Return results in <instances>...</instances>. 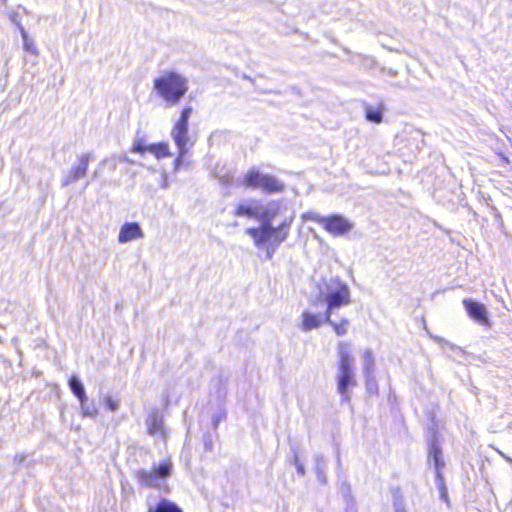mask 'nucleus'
<instances>
[{"mask_svg": "<svg viewBox=\"0 0 512 512\" xmlns=\"http://www.w3.org/2000/svg\"><path fill=\"white\" fill-rule=\"evenodd\" d=\"M462 303L469 317L472 318L475 322L482 326H491L489 312L484 304L472 299H464Z\"/></svg>", "mask_w": 512, "mask_h": 512, "instance_id": "10", "label": "nucleus"}, {"mask_svg": "<svg viewBox=\"0 0 512 512\" xmlns=\"http://www.w3.org/2000/svg\"><path fill=\"white\" fill-rule=\"evenodd\" d=\"M428 460L429 462H433L436 478H441V476H443L445 462L443 460L442 450L435 442H432L430 445Z\"/></svg>", "mask_w": 512, "mask_h": 512, "instance_id": "14", "label": "nucleus"}, {"mask_svg": "<svg viewBox=\"0 0 512 512\" xmlns=\"http://www.w3.org/2000/svg\"><path fill=\"white\" fill-rule=\"evenodd\" d=\"M20 34L22 36L24 50L32 55H38V49L35 46L34 40L29 37L25 28H21Z\"/></svg>", "mask_w": 512, "mask_h": 512, "instance_id": "20", "label": "nucleus"}, {"mask_svg": "<svg viewBox=\"0 0 512 512\" xmlns=\"http://www.w3.org/2000/svg\"><path fill=\"white\" fill-rule=\"evenodd\" d=\"M235 215L239 217L253 218V200L239 204L235 210Z\"/></svg>", "mask_w": 512, "mask_h": 512, "instance_id": "22", "label": "nucleus"}, {"mask_svg": "<svg viewBox=\"0 0 512 512\" xmlns=\"http://www.w3.org/2000/svg\"><path fill=\"white\" fill-rule=\"evenodd\" d=\"M9 19L11 20V22L13 24H15L17 26V28L19 29V31L21 32V28H24L21 24V20H20V16L17 12H11L9 14Z\"/></svg>", "mask_w": 512, "mask_h": 512, "instance_id": "31", "label": "nucleus"}, {"mask_svg": "<svg viewBox=\"0 0 512 512\" xmlns=\"http://www.w3.org/2000/svg\"><path fill=\"white\" fill-rule=\"evenodd\" d=\"M498 453L504 458L506 459L508 462H512V459L510 457H508L507 455H505L502 451H499L498 450Z\"/></svg>", "mask_w": 512, "mask_h": 512, "instance_id": "37", "label": "nucleus"}, {"mask_svg": "<svg viewBox=\"0 0 512 512\" xmlns=\"http://www.w3.org/2000/svg\"><path fill=\"white\" fill-rule=\"evenodd\" d=\"M314 468H315V472H316L318 481L325 484L327 482V477H326L327 461L324 456L316 455L314 457Z\"/></svg>", "mask_w": 512, "mask_h": 512, "instance_id": "16", "label": "nucleus"}, {"mask_svg": "<svg viewBox=\"0 0 512 512\" xmlns=\"http://www.w3.org/2000/svg\"><path fill=\"white\" fill-rule=\"evenodd\" d=\"M433 339L435 342H437L439 345H441L443 349H449L452 352H460V353L463 352V350L459 346H456L455 344L446 341L442 337L435 336V337H433Z\"/></svg>", "mask_w": 512, "mask_h": 512, "instance_id": "28", "label": "nucleus"}, {"mask_svg": "<svg viewBox=\"0 0 512 512\" xmlns=\"http://www.w3.org/2000/svg\"><path fill=\"white\" fill-rule=\"evenodd\" d=\"M265 206L259 201L253 200V219L260 220L262 222Z\"/></svg>", "mask_w": 512, "mask_h": 512, "instance_id": "29", "label": "nucleus"}, {"mask_svg": "<svg viewBox=\"0 0 512 512\" xmlns=\"http://www.w3.org/2000/svg\"><path fill=\"white\" fill-rule=\"evenodd\" d=\"M295 465H296V468H297V472L301 476H303L305 474V468H304L303 464L299 463V460H298L297 457L295 458Z\"/></svg>", "mask_w": 512, "mask_h": 512, "instance_id": "34", "label": "nucleus"}, {"mask_svg": "<svg viewBox=\"0 0 512 512\" xmlns=\"http://www.w3.org/2000/svg\"><path fill=\"white\" fill-rule=\"evenodd\" d=\"M329 325H331L338 336L345 335L347 333V327L349 325V321L346 318L341 319L339 323L333 321L331 317H329V321H326Z\"/></svg>", "mask_w": 512, "mask_h": 512, "instance_id": "23", "label": "nucleus"}, {"mask_svg": "<svg viewBox=\"0 0 512 512\" xmlns=\"http://www.w3.org/2000/svg\"><path fill=\"white\" fill-rule=\"evenodd\" d=\"M244 184L248 187L262 189L267 193H280L284 190V184L277 178L260 173L255 169L245 175Z\"/></svg>", "mask_w": 512, "mask_h": 512, "instance_id": "7", "label": "nucleus"}, {"mask_svg": "<svg viewBox=\"0 0 512 512\" xmlns=\"http://www.w3.org/2000/svg\"><path fill=\"white\" fill-rule=\"evenodd\" d=\"M337 353L336 390L341 395L342 402L349 403L352 399V389L357 386L354 357L351 353L350 344L340 342Z\"/></svg>", "mask_w": 512, "mask_h": 512, "instance_id": "1", "label": "nucleus"}, {"mask_svg": "<svg viewBox=\"0 0 512 512\" xmlns=\"http://www.w3.org/2000/svg\"><path fill=\"white\" fill-rule=\"evenodd\" d=\"M148 152L155 155L157 159L171 156L169 146L165 142L150 144L147 146Z\"/></svg>", "mask_w": 512, "mask_h": 512, "instance_id": "17", "label": "nucleus"}, {"mask_svg": "<svg viewBox=\"0 0 512 512\" xmlns=\"http://www.w3.org/2000/svg\"><path fill=\"white\" fill-rule=\"evenodd\" d=\"M173 472L172 461L168 458L158 465H154L152 469H139L135 472L138 483L144 487L155 488L168 492L166 480Z\"/></svg>", "mask_w": 512, "mask_h": 512, "instance_id": "4", "label": "nucleus"}, {"mask_svg": "<svg viewBox=\"0 0 512 512\" xmlns=\"http://www.w3.org/2000/svg\"><path fill=\"white\" fill-rule=\"evenodd\" d=\"M370 386H371L370 381H367V387H368V390H370Z\"/></svg>", "mask_w": 512, "mask_h": 512, "instance_id": "38", "label": "nucleus"}, {"mask_svg": "<svg viewBox=\"0 0 512 512\" xmlns=\"http://www.w3.org/2000/svg\"><path fill=\"white\" fill-rule=\"evenodd\" d=\"M80 408L83 416L95 417L97 409L94 404H88L87 400H80Z\"/></svg>", "mask_w": 512, "mask_h": 512, "instance_id": "25", "label": "nucleus"}, {"mask_svg": "<svg viewBox=\"0 0 512 512\" xmlns=\"http://www.w3.org/2000/svg\"><path fill=\"white\" fill-rule=\"evenodd\" d=\"M364 372L369 375L374 367V357L370 350H365L362 354Z\"/></svg>", "mask_w": 512, "mask_h": 512, "instance_id": "24", "label": "nucleus"}, {"mask_svg": "<svg viewBox=\"0 0 512 512\" xmlns=\"http://www.w3.org/2000/svg\"><path fill=\"white\" fill-rule=\"evenodd\" d=\"M323 296L327 304L325 312L326 321H329V317H332L336 309L346 306L351 302L350 289L339 278H332L326 283Z\"/></svg>", "mask_w": 512, "mask_h": 512, "instance_id": "5", "label": "nucleus"}, {"mask_svg": "<svg viewBox=\"0 0 512 512\" xmlns=\"http://www.w3.org/2000/svg\"><path fill=\"white\" fill-rule=\"evenodd\" d=\"M301 218L303 221H313V222L319 223L323 226L326 217L321 216L320 214H318L316 212L309 211V212L303 213L301 215Z\"/></svg>", "mask_w": 512, "mask_h": 512, "instance_id": "27", "label": "nucleus"}, {"mask_svg": "<svg viewBox=\"0 0 512 512\" xmlns=\"http://www.w3.org/2000/svg\"><path fill=\"white\" fill-rule=\"evenodd\" d=\"M302 322L300 325V328L304 332H309L313 329L319 328L323 323H326L325 320V313H312L310 311H303L302 315Z\"/></svg>", "mask_w": 512, "mask_h": 512, "instance_id": "13", "label": "nucleus"}, {"mask_svg": "<svg viewBox=\"0 0 512 512\" xmlns=\"http://www.w3.org/2000/svg\"><path fill=\"white\" fill-rule=\"evenodd\" d=\"M148 512H183L181 508H179L175 503L167 500L162 499L160 502L156 505L154 509H149Z\"/></svg>", "mask_w": 512, "mask_h": 512, "instance_id": "19", "label": "nucleus"}, {"mask_svg": "<svg viewBox=\"0 0 512 512\" xmlns=\"http://www.w3.org/2000/svg\"><path fill=\"white\" fill-rule=\"evenodd\" d=\"M91 155L82 154L77 158V162L71 167L70 172L63 177L62 186L66 187L86 175Z\"/></svg>", "mask_w": 512, "mask_h": 512, "instance_id": "11", "label": "nucleus"}, {"mask_svg": "<svg viewBox=\"0 0 512 512\" xmlns=\"http://www.w3.org/2000/svg\"><path fill=\"white\" fill-rule=\"evenodd\" d=\"M106 407L110 411H116L119 407V402L117 400H114L112 397H107L105 399Z\"/></svg>", "mask_w": 512, "mask_h": 512, "instance_id": "32", "label": "nucleus"}, {"mask_svg": "<svg viewBox=\"0 0 512 512\" xmlns=\"http://www.w3.org/2000/svg\"><path fill=\"white\" fill-rule=\"evenodd\" d=\"M69 387L73 394L80 400H88L84 386L80 379L76 376H72L69 380Z\"/></svg>", "mask_w": 512, "mask_h": 512, "instance_id": "18", "label": "nucleus"}, {"mask_svg": "<svg viewBox=\"0 0 512 512\" xmlns=\"http://www.w3.org/2000/svg\"><path fill=\"white\" fill-rule=\"evenodd\" d=\"M192 113L191 107L182 110L179 119L171 130V137L178 148V157L174 161L175 171L179 170L184 164V158L194 145V140L189 135L188 121Z\"/></svg>", "mask_w": 512, "mask_h": 512, "instance_id": "2", "label": "nucleus"}, {"mask_svg": "<svg viewBox=\"0 0 512 512\" xmlns=\"http://www.w3.org/2000/svg\"><path fill=\"white\" fill-rule=\"evenodd\" d=\"M24 459H25V457H24V456H22V455H21V456L17 455V456H15V459H14V460H15V462H17V463L21 464V463L24 461Z\"/></svg>", "mask_w": 512, "mask_h": 512, "instance_id": "36", "label": "nucleus"}, {"mask_svg": "<svg viewBox=\"0 0 512 512\" xmlns=\"http://www.w3.org/2000/svg\"><path fill=\"white\" fill-rule=\"evenodd\" d=\"M365 117L368 121L379 124L382 122L383 112L380 109H376L370 105H366Z\"/></svg>", "mask_w": 512, "mask_h": 512, "instance_id": "21", "label": "nucleus"}, {"mask_svg": "<svg viewBox=\"0 0 512 512\" xmlns=\"http://www.w3.org/2000/svg\"><path fill=\"white\" fill-rule=\"evenodd\" d=\"M294 220V213L285 217L279 225V231L273 234L272 238L262 247L266 249L267 259H272L279 245L289 236V230Z\"/></svg>", "mask_w": 512, "mask_h": 512, "instance_id": "8", "label": "nucleus"}, {"mask_svg": "<svg viewBox=\"0 0 512 512\" xmlns=\"http://www.w3.org/2000/svg\"><path fill=\"white\" fill-rule=\"evenodd\" d=\"M436 486L440 493V499L449 505L448 490L445 485L444 476H441V478H436Z\"/></svg>", "mask_w": 512, "mask_h": 512, "instance_id": "26", "label": "nucleus"}, {"mask_svg": "<svg viewBox=\"0 0 512 512\" xmlns=\"http://www.w3.org/2000/svg\"><path fill=\"white\" fill-rule=\"evenodd\" d=\"M393 506L395 512H406L404 502L401 498H395Z\"/></svg>", "mask_w": 512, "mask_h": 512, "instance_id": "33", "label": "nucleus"}, {"mask_svg": "<svg viewBox=\"0 0 512 512\" xmlns=\"http://www.w3.org/2000/svg\"><path fill=\"white\" fill-rule=\"evenodd\" d=\"M146 423L149 434L153 436L160 435L161 437L165 438L163 416L158 410H155L150 414Z\"/></svg>", "mask_w": 512, "mask_h": 512, "instance_id": "15", "label": "nucleus"}, {"mask_svg": "<svg viewBox=\"0 0 512 512\" xmlns=\"http://www.w3.org/2000/svg\"><path fill=\"white\" fill-rule=\"evenodd\" d=\"M3 2H5L6 0H2Z\"/></svg>", "mask_w": 512, "mask_h": 512, "instance_id": "39", "label": "nucleus"}, {"mask_svg": "<svg viewBox=\"0 0 512 512\" xmlns=\"http://www.w3.org/2000/svg\"><path fill=\"white\" fill-rule=\"evenodd\" d=\"M353 223L340 214H334L325 218L323 228L331 235L342 236L353 229Z\"/></svg>", "mask_w": 512, "mask_h": 512, "instance_id": "9", "label": "nucleus"}, {"mask_svg": "<svg viewBox=\"0 0 512 512\" xmlns=\"http://www.w3.org/2000/svg\"><path fill=\"white\" fill-rule=\"evenodd\" d=\"M147 146L148 145H145L142 139H138L134 142L132 151L142 154L144 152H148Z\"/></svg>", "mask_w": 512, "mask_h": 512, "instance_id": "30", "label": "nucleus"}, {"mask_svg": "<svg viewBox=\"0 0 512 512\" xmlns=\"http://www.w3.org/2000/svg\"><path fill=\"white\" fill-rule=\"evenodd\" d=\"M154 89L169 105H175L188 90L187 79L175 72H167L154 80Z\"/></svg>", "mask_w": 512, "mask_h": 512, "instance_id": "3", "label": "nucleus"}, {"mask_svg": "<svg viewBox=\"0 0 512 512\" xmlns=\"http://www.w3.org/2000/svg\"><path fill=\"white\" fill-rule=\"evenodd\" d=\"M143 237L144 233L138 223H125L120 229L118 241L123 244Z\"/></svg>", "mask_w": 512, "mask_h": 512, "instance_id": "12", "label": "nucleus"}, {"mask_svg": "<svg viewBox=\"0 0 512 512\" xmlns=\"http://www.w3.org/2000/svg\"><path fill=\"white\" fill-rule=\"evenodd\" d=\"M161 177H162L161 188L167 189L168 188L167 174L164 172V173H162Z\"/></svg>", "mask_w": 512, "mask_h": 512, "instance_id": "35", "label": "nucleus"}, {"mask_svg": "<svg viewBox=\"0 0 512 512\" xmlns=\"http://www.w3.org/2000/svg\"><path fill=\"white\" fill-rule=\"evenodd\" d=\"M279 207L276 203L265 206L262 223L257 228H248L246 233L252 237L256 247H263L279 231V226L274 227L272 222L278 215Z\"/></svg>", "mask_w": 512, "mask_h": 512, "instance_id": "6", "label": "nucleus"}]
</instances>
